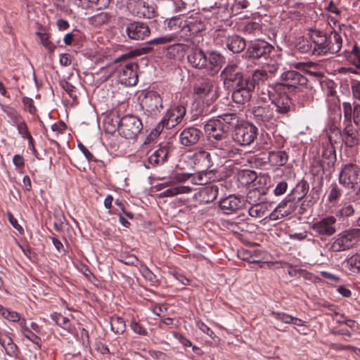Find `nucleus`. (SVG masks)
<instances>
[{
    "mask_svg": "<svg viewBox=\"0 0 360 360\" xmlns=\"http://www.w3.org/2000/svg\"><path fill=\"white\" fill-rule=\"evenodd\" d=\"M188 64L193 68L203 70L208 75H217L224 63V57L218 52L210 51L207 53L200 48L191 49L187 55Z\"/></svg>",
    "mask_w": 360,
    "mask_h": 360,
    "instance_id": "f257e3e1",
    "label": "nucleus"
},
{
    "mask_svg": "<svg viewBox=\"0 0 360 360\" xmlns=\"http://www.w3.org/2000/svg\"><path fill=\"white\" fill-rule=\"evenodd\" d=\"M113 124L112 131L117 130L119 134L125 139H132L136 137L143 128L141 120L134 115H127L120 119L117 117L112 119Z\"/></svg>",
    "mask_w": 360,
    "mask_h": 360,
    "instance_id": "f03ea898",
    "label": "nucleus"
},
{
    "mask_svg": "<svg viewBox=\"0 0 360 360\" xmlns=\"http://www.w3.org/2000/svg\"><path fill=\"white\" fill-rule=\"evenodd\" d=\"M275 52L276 49L271 44L264 40L257 39L248 45L246 54L250 58L264 63L273 60Z\"/></svg>",
    "mask_w": 360,
    "mask_h": 360,
    "instance_id": "7ed1b4c3",
    "label": "nucleus"
},
{
    "mask_svg": "<svg viewBox=\"0 0 360 360\" xmlns=\"http://www.w3.org/2000/svg\"><path fill=\"white\" fill-rule=\"evenodd\" d=\"M204 129L209 140L221 141L217 143L216 148H223L226 143L229 128L223 124L220 118L213 117L206 121L204 124Z\"/></svg>",
    "mask_w": 360,
    "mask_h": 360,
    "instance_id": "20e7f679",
    "label": "nucleus"
},
{
    "mask_svg": "<svg viewBox=\"0 0 360 360\" xmlns=\"http://www.w3.org/2000/svg\"><path fill=\"white\" fill-rule=\"evenodd\" d=\"M281 85L283 90L290 94L300 92L307 84V78L295 70H288L281 75Z\"/></svg>",
    "mask_w": 360,
    "mask_h": 360,
    "instance_id": "39448f33",
    "label": "nucleus"
},
{
    "mask_svg": "<svg viewBox=\"0 0 360 360\" xmlns=\"http://www.w3.org/2000/svg\"><path fill=\"white\" fill-rule=\"evenodd\" d=\"M137 65L134 63L119 64L111 68V74H116L118 81L126 86H132L138 82Z\"/></svg>",
    "mask_w": 360,
    "mask_h": 360,
    "instance_id": "423d86ee",
    "label": "nucleus"
},
{
    "mask_svg": "<svg viewBox=\"0 0 360 360\" xmlns=\"http://www.w3.org/2000/svg\"><path fill=\"white\" fill-rule=\"evenodd\" d=\"M224 85L226 89H233L247 82L240 69L236 64H229L221 71L220 75Z\"/></svg>",
    "mask_w": 360,
    "mask_h": 360,
    "instance_id": "0eeeda50",
    "label": "nucleus"
},
{
    "mask_svg": "<svg viewBox=\"0 0 360 360\" xmlns=\"http://www.w3.org/2000/svg\"><path fill=\"white\" fill-rule=\"evenodd\" d=\"M165 29L172 32V35H175L177 41H187L186 34V16L179 15L165 20Z\"/></svg>",
    "mask_w": 360,
    "mask_h": 360,
    "instance_id": "6e6552de",
    "label": "nucleus"
},
{
    "mask_svg": "<svg viewBox=\"0 0 360 360\" xmlns=\"http://www.w3.org/2000/svg\"><path fill=\"white\" fill-rule=\"evenodd\" d=\"M359 236L360 229L342 231L337 235L331 245V248L335 252L348 250L357 242Z\"/></svg>",
    "mask_w": 360,
    "mask_h": 360,
    "instance_id": "1a4fd4ad",
    "label": "nucleus"
},
{
    "mask_svg": "<svg viewBox=\"0 0 360 360\" xmlns=\"http://www.w3.org/2000/svg\"><path fill=\"white\" fill-rule=\"evenodd\" d=\"M257 128L250 123H245L235 127L232 137L235 142L241 146L251 144L257 136Z\"/></svg>",
    "mask_w": 360,
    "mask_h": 360,
    "instance_id": "9d476101",
    "label": "nucleus"
},
{
    "mask_svg": "<svg viewBox=\"0 0 360 360\" xmlns=\"http://www.w3.org/2000/svg\"><path fill=\"white\" fill-rule=\"evenodd\" d=\"M337 219L335 216H326L320 220L314 222L311 229L316 236L320 237H328L337 231Z\"/></svg>",
    "mask_w": 360,
    "mask_h": 360,
    "instance_id": "9b49d317",
    "label": "nucleus"
},
{
    "mask_svg": "<svg viewBox=\"0 0 360 360\" xmlns=\"http://www.w3.org/2000/svg\"><path fill=\"white\" fill-rule=\"evenodd\" d=\"M360 180V168L354 164L343 166L340 174L339 182L347 188H354Z\"/></svg>",
    "mask_w": 360,
    "mask_h": 360,
    "instance_id": "f8f14e48",
    "label": "nucleus"
},
{
    "mask_svg": "<svg viewBox=\"0 0 360 360\" xmlns=\"http://www.w3.org/2000/svg\"><path fill=\"white\" fill-rule=\"evenodd\" d=\"M232 101L238 104H245L251 100L254 91V85L247 81L233 88Z\"/></svg>",
    "mask_w": 360,
    "mask_h": 360,
    "instance_id": "ddd939ff",
    "label": "nucleus"
},
{
    "mask_svg": "<svg viewBox=\"0 0 360 360\" xmlns=\"http://www.w3.org/2000/svg\"><path fill=\"white\" fill-rule=\"evenodd\" d=\"M186 109L184 105L171 106L163 116L166 122V129H172L179 124L184 118Z\"/></svg>",
    "mask_w": 360,
    "mask_h": 360,
    "instance_id": "4468645a",
    "label": "nucleus"
},
{
    "mask_svg": "<svg viewBox=\"0 0 360 360\" xmlns=\"http://www.w3.org/2000/svg\"><path fill=\"white\" fill-rule=\"evenodd\" d=\"M126 33L131 39L143 40L149 36L150 30L143 22L132 21L127 25Z\"/></svg>",
    "mask_w": 360,
    "mask_h": 360,
    "instance_id": "2eb2a0df",
    "label": "nucleus"
},
{
    "mask_svg": "<svg viewBox=\"0 0 360 360\" xmlns=\"http://www.w3.org/2000/svg\"><path fill=\"white\" fill-rule=\"evenodd\" d=\"M252 113L255 121L259 124L266 125L274 119V107L266 103L255 106Z\"/></svg>",
    "mask_w": 360,
    "mask_h": 360,
    "instance_id": "dca6fc26",
    "label": "nucleus"
},
{
    "mask_svg": "<svg viewBox=\"0 0 360 360\" xmlns=\"http://www.w3.org/2000/svg\"><path fill=\"white\" fill-rule=\"evenodd\" d=\"M202 136V131L195 127L184 129L179 134V143L185 147L196 145Z\"/></svg>",
    "mask_w": 360,
    "mask_h": 360,
    "instance_id": "f3484780",
    "label": "nucleus"
},
{
    "mask_svg": "<svg viewBox=\"0 0 360 360\" xmlns=\"http://www.w3.org/2000/svg\"><path fill=\"white\" fill-rule=\"evenodd\" d=\"M206 28L205 20L201 14L186 16L187 41L192 35H196Z\"/></svg>",
    "mask_w": 360,
    "mask_h": 360,
    "instance_id": "a211bd4d",
    "label": "nucleus"
},
{
    "mask_svg": "<svg viewBox=\"0 0 360 360\" xmlns=\"http://www.w3.org/2000/svg\"><path fill=\"white\" fill-rule=\"evenodd\" d=\"M214 87V81L207 79L194 87V92L200 97H207L209 100L213 101L219 96Z\"/></svg>",
    "mask_w": 360,
    "mask_h": 360,
    "instance_id": "6ab92c4d",
    "label": "nucleus"
},
{
    "mask_svg": "<svg viewBox=\"0 0 360 360\" xmlns=\"http://www.w3.org/2000/svg\"><path fill=\"white\" fill-rule=\"evenodd\" d=\"M310 39L314 44V51L315 56H322L327 54V34L318 30H311Z\"/></svg>",
    "mask_w": 360,
    "mask_h": 360,
    "instance_id": "aec40b11",
    "label": "nucleus"
},
{
    "mask_svg": "<svg viewBox=\"0 0 360 360\" xmlns=\"http://www.w3.org/2000/svg\"><path fill=\"white\" fill-rule=\"evenodd\" d=\"M219 193V186L217 184H209L202 187L195 194V198L202 204H207L214 201Z\"/></svg>",
    "mask_w": 360,
    "mask_h": 360,
    "instance_id": "412c9836",
    "label": "nucleus"
},
{
    "mask_svg": "<svg viewBox=\"0 0 360 360\" xmlns=\"http://www.w3.org/2000/svg\"><path fill=\"white\" fill-rule=\"evenodd\" d=\"M192 160L198 169H212L214 164L210 153L205 150L195 152Z\"/></svg>",
    "mask_w": 360,
    "mask_h": 360,
    "instance_id": "4be33fe9",
    "label": "nucleus"
},
{
    "mask_svg": "<svg viewBox=\"0 0 360 360\" xmlns=\"http://www.w3.org/2000/svg\"><path fill=\"white\" fill-rule=\"evenodd\" d=\"M168 153V147H160L155 150L146 161H143V165L146 168L150 169V167L163 164L167 158Z\"/></svg>",
    "mask_w": 360,
    "mask_h": 360,
    "instance_id": "5701e85b",
    "label": "nucleus"
},
{
    "mask_svg": "<svg viewBox=\"0 0 360 360\" xmlns=\"http://www.w3.org/2000/svg\"><path fill=\"white\" fill-rule=\"evenodd\" d=\"M271 107H274V112L278 114H286L292 108V101L286 94L281 95L271 103Z\"/></svg>",
    "mask_w": 360,
    "mask_h": 360,
    "instance_id": "b1692460",
    "label": "nucleus"
},
{
    "mask_svg": "<svg viewBox=\"0 0 360 360\" xmlns=\"http://www.w3.org/2000/svg\"><path fill=\"white\" fill-rule=\"evenodd\" d=\"M166 185L170 187L160 193L162 198H171L180 194L190 193L193 190L191 186L170 183V181L167 182Z\"/></svg>",
    "mask_w": 360,
    "mask_h": 360,
    "instance_id": "393cba45",
    "label": "nucleus"
},
{
    "mask_svg": "<svg viewBox=\"0 0 360 360\" xmlns=\"http://www.w3.org/2000/svg\"><path fill=\"white\" fill-rule=\"evenodd\" d=\"M145 105L148 111L155 114L162 108V100L156 92H149L146 96Z\"/></svg>",
    "mask_w": 360,
    "mask_h": 360,
    "instance_id": "a878e982",
    "label": "nucleus"
},
{
    "mask_svg": "<svg viewBox=\"0 0 360 360\" xmlns=\"http://www.w3.org/2000/svg\"><path fill=\"white\" fill-rule=\"evenodd\" d=\"M219 207L226 214H230L241 206L240 199L234 195H230L219 201Z\"/></svg>",
    "mask_w": 360,
    "mask_h": 360,
    "instance_id": "bb28decb",
    "label": "nucleus"
},
{
    "mask_svg": "<svg viewBox=\"0 0 360 360\" xmlns=\"http://www.w3.org/2000/svg\"><path fill=\"white\" fill-rule=\"evenodd\" d=\"M327 54L338 53L342 46V39L336 31L331 32L327 34Z\"/></svg>",
    "mask_w": 360,
    "mask_h": 360,
    "instance_id": "cd10ccee",
    "label": "nucleus"
},
{
    "mask_svg": "<svg viewBox=\"0 0 360 360\" xmlns=\"http://www.w3.org/2000/svg\"><path fill=\"white\" fill-rule=\"evenodd\" d=\"M268 160L271 166L278 167L286 164L288 155L283 150H271L269 152Z\"/></svg>",
    "mask_w": 360,
    "mask_h": 360,
    "instance_id": "c85d7f7f",
    "label": "nucleus"
},
{
    "mask_svg": "<svg viewBox=\"0 0 360 360\" xmlns=\"http://www.w3.org/2000/svg\"><path fill=\"white\" fill-rule=\"evenodd\" d=\"M200 171L196 175L193 176L191 179L193 184L203 185L207 184L210 181H213L214 176V169H199Z\"/></svg>",
    "mask_w": 360,
    "mask_h": 360,
    "instance_id": "c756f323",
    "label": "nucleus"
},
{
    "mask_svg": "<svg viewBox=\"0 0 360 360\" xmlns=\"http://www.w3.org/2000/svg\"><path fill=\"white\" fill-rule=\"evenodd\" d=\"M0 345L4 347L8 356L12 358L18 357L20 352L19 349L10 335H6L5 337L0 338Z\"/></svg>",
    "mask_w": 360,
    "mask_h": 360,
    "instance_id": "7c9ffc66",
    "label": "nucleus"
},
{
    "mask_svg": "<svg viewBox=\"0 0 360 360\" xmlns=\"http://www.w3.org/2000/svg\"><path fill=\"white\" fill-rule=\"evenodd\" d=\"M226 46L233 53H238L245 49L246 44L243 38L233 35L227 38Z\"/></svg>",
    "mask_w": 360,
    "mask_h": 360,
    "instance_id": "2f4dec72",
    "label": "nucleus"
},
{
    "mask_svg": "<svg viewBox=\"0 0 360 360\" xmlns=\"http://www.w3.org/2000/svg\"><path fill=\"white\" fill-rule=\"evenodd\" d=\"M342 138L345 144L349 147L356 145L359 142V136L356 129L352 124H347L342 133Z\"/></svg>",
    "mask_w": 360,
    "mask_h": 360,
    "instance_id": "473e14b6",
    "label": "nucleus"
},
{
    "mask_svg": "<svg viewBox=\"0 0 360 360\" xmlns=\"http://www.w3.org/2000/svg\"><path fill=\"white\" fill-rule=\"evenodd\" d=\"M309 184L305 180H302L297 184L295 187L290 191L288 195H291L292 200H301L307 194L309 191Z\"/></svg>",
    "mask_w": 360,
    "mask_h": 360,
    "instance_id": "72a5a7b5",
    "label": "nucleus"
},
{
    "mask_svg": "<svg viewBox=\"0 0 360 360\" xmlns=\"http://www.w3.org/2000/svg\"><path fill=\"white\" fill-rule=\"evenodd\" d=\"M270 205L266 202H260L248 207V214L254 218H261L265 217L269 211Z\"/></svg>",
    "mask_w": 360,
    "mask_h": 360,
    "instance_id": "f704fd0d",
    "label": "nucleus"
},
{
    "mask_svg": "<svg viewBox=\"0 0 360 360\" xmlns=\"http://www.w3.org/2000/svg\"><path fill=\"white\" fill-rule=\"evenodd\" d=\"M136 5L140 7V11H134V15L139 18H152L155 15L153 6H149L144 1H137Z\"/></svg>",
    "mask_w": 360,
    "mask_h": 360,
    "instance_id": "c9c22d12",
    "label": "nucleus"
},
{
    "mask_svg": "<svg viewBox=\"0 0 360 360\" xmlns=\"http://www.w3.org/2000/svg\"><path fill=\"white\" fill-rule=\"evenodd\" d=\"M269 78L267 70L264 69L255 70L251 76L247 77V80L250 81L254 85V89L256 85L262 83Z\"/></svg>",
    "mask_w": 360,
    "mask_h": 360,
    "instance_id": "e433bc0d",
    "label": "nucleus"
},
{
    "mask_svg": "<svg viewBox=\"0 0 360 360\" xmlns=\"http://www.w3.org/2000/svg\"><path fill=\"white\" fill-rule=\"evenodd\" d=\"M197 0H172L175 12H186L193 9Z\"/></svg>",
    "mask_w": 360,
    "mask_h": 360,
    "instance_id": "4c0bfd02",
    "label": "nucleus"
},
{
    "mask_svg": "<svg viewBox=\"0 0 360 360\" xmlns=\"http://www.w3.org/2000/svg\"><path fill=\"white\" fill-rule=\"evenodd\" d=\"M110 328L115 334H122L126 328L125 321L120 316H113L110 319Z\"/></svg>",
    "mask_w": 360,
    "mask_h": 360,
    "instance_id": "58836bf2",
    "label": "nucleus"
},
{
    "mask_svg": "<svg viewBox=\"0 0 360 360\" xmlns=\"http://www.w3.org/2000/svg\"><path fill=\"white\" fill-rule=\"evenodd\" d=\"M186 49V45L181 41H177L167 49V56L169 58H175L178 56L183 55Z\"/></svg>",
    "mask_w": 360,
    "mask_h": 360,
    "instance_id": "ea45409f",
    "label": "nucleus"
},
{
    "mask_svg": "<svg viewBox=\"0 0 360 360\" xmlns=\"http://www.w3.org/2000/svg\"><path fill=\"white\" fill-rule=\"evenodd\" d=\"M52 319L57 325L70 333H73L75 328L70 323L68 318L63 316L60 314H55L51 316Z\"/></svg>",
    "mask_w": 360,
    "mask_h": 360,
    "instance_id": "a19ab883",
    "label": "nucleus"
},
{
    "mask_svg": "<svg viewBox=\"0 0 360 360\" xmlns=\"http://www.w3.org/2000/svg\"><path fill=\"white\" fill-rule=\"evenodd\" d=\"M322 167L324 168V165L327 164L328 167H331L334 165L336 159L335 152L332 146L325 148L322 152Z\"/></svg>",
    "mask_w": 360,
    "mask_h": 360,
    "instance_id": "79ce46f5",
    "label": "nucleus"
},
{
    "mask_svg": "<svg viewBox=\"0 0 360 360\" xmlns=\"http://www.w3.org/2000/svg\"><path fill=\"white\" fill-rule=\"evenodd\" d=\"M1 110L6 114L10 119L12 125H15L20 118V115L17 110L8 105L0 104Z\"/></svg>",
    "mask_w": 360,
    "mask_h": 360,
    "instance_id": "37998d69",
    "label": "nucleus"
},
{
    "mask_svg": "<svg viewBox=\"0 0 360 360\" xmlns=\"http://www.w3.org/2000/svg\"><path fill=\"white\" fill-rule=\"evenodd\" d=\"M262 26L257 22H248L243 28V32L245 34L257 36L261 33Z\"/></svg>",
    "mask_w": 360,
    "mask_h": 360,
    "instance_id": "c03bdc74",
    "label": "nucleus"
},
{
    "mask_svg": "<svg viewBox=\"0 0 360 360\" xmlns=\"http://www.w3.org/2000/svg\"><path fill=\"white\" fill-rule=\"evenodd\" d=\"M177 41L175 39V35H172L171 34H167L165 35H162L153 39H150L148 41V44L150 45H164L167 44H169L172 42Z\"/></svg>",
    "mask_w": 360,
    "mask_h": 360,
    "instance_id": "a18cd8bd",
    "label": "nucleus"
},
{
    "mask_svg": "<svg viewBox=\"0 0 360 360\" xmlns=\"http://www.w3.org/2000/svg\"><path fill=\"white\" fill-rule=\"evenodd\" d=\"M296 49L302 53L314 55V44L311 40L303 39L299 41L296 45Z\"/></svg>",
    "mask_w": 360,
    "mask_h": 360,
    "instance_id": "49530a36",
    "label": "nucleus"
},
{
    "mask_svg": "<svg viewBox=\"0 0 360 360\" xmlns=\"http://www.w3.org/2000/svg\"><path fill=\"white\" fill-rule=\"evenodd\" d=\"M217 118H220L223 121V124L227 126L229 129L230 127L238 126V117L236 113H226L218 116Z\"/></svg>",
    "mask_w": 360,
    "mask_h": 360,
    "instance_id": "de8ad7c7",
    "label": "nucleus"
},
{
    "mask_svg": "<svg viewBox=\"0 0 360 360\" xmlns=\"http://www.w3.org/2000/svg\"><path fill=\"white\" fill-rule=\"evenodd\" d=\"M140 271L143 277L146 280L148 281L152 285H158L159 284V280L156 275L153 274L148 266H142Z\"/></svg>",
    "mask_w": 360,
    "mask_h": 360,
    "instance_id": "09e8293b",
    "label": "nucleus"
},
{
    "mask_svg": "<svg viewBox=\"0 0 360 360\" xmlns=\"http://www.w3.org/2000/svg\"><path fill=\"white\" fill-rule=\"evenodd\" d=\"M354 212L353 205H347L336 211L335 217H338L340 219H345L353 215Z\"/></svg>",
    "mask_w": 360,
    "mask_h": 360,
    "instance_id": "8fccbe9b",
    "label": "nucleus"
},
{
    "mask_svg": "<svg viewBox=\"0 0 360 360\" xmlns=\"http://www.w3.org/2000/svg\"><path fill=\"white\" fill-rule=\"evenodd\" d=\"M342 195V191L336 184L330 185V191L328 195V200L330 203H335Z\"/></svg>",
    "mask_w": 360,
    "mask_h": 360,
    "instance_id": "3c124183",
    "label": "nucleus"
},
{
    "mask_svg": "<svg viewBox=\"0 0 360 360\" xmlns=\"http://www.w3.org/2000/svg\"><path fill=\"white\" fill-rule=\"evenodd\" d=\"M316 66V64L312 62L309 63H297L295 65V67L296 68H302L307 73H308L310 75L315 76V77H319L322 75V73L320 71H314L311 70L309 68H313Z\"/></svg>",
    "mask_w": 360,
    "mask_h": 360,
    "instance_id": "603ef678",
    "label": "nucleus"
},
{
    "mask_svg": "<svg viewBox=\"0 0 360 360\" xmlns=\"http://www.w3.org/2000/svg\"><path fill=\"white\" fill-rule=\"evenodd\" d=\"M193 174L189 172H176L173 174L170 183L177 184L178 183H184L188 179H192Z\"/></svg>",
    "mask_w": 360,
    "mask_h": 360,
    "instance_id": "864d4df0",
    "label": "nucleus"
},
{
    "mask_svg": "<svg viewBox=\"0 0 360 360\" xmlns=\"http://www.w3.org/2000/svg\"><path fill=\"white\" fill-rule=\"evenodd\" d=\"M288 273L290 276H302L306 279H311L313 276L311 273L304 269H296L292 266L288 270Z\"/></svg>",
    "mask_w": 360,
    "mask_h": 360,
    "instance_id": "5fc2aeb1",
    "label": "nucleus"
},
{
    "mask_svg": "<svg viewBox=\"0 0 360 360\" xmlns=\"http://www.w3.org/2000/svg\"><path fill=\"white\" fill-rule=\"evenodd\" d=\"M39 36L41 44L49 51L53 52L56 49V46L49 39V37L46 33L37 32L36 33Z\"/></svg>",
    "mask_w": 360,
    "mask_h": 360,
    "instance_id": "6e6d98bb",
    "label": "nucleus"
},
{
    "mask_svg": "<svg viewBox=\"0 0 360 360\" xmlns=\"http://www.w3.org/2000/svg\"><path fill=\"white\" fill-rule=\"evenodd\" d=\"M25 338L30 340L34 345H36L38 347L41 346V338L37 336L34 333H33L30 328H25L24 333H22Z\"/></svg>",
    "mask_w": 360,
    "mask_h": 360,
    "instance_id": "4d7b16f0",
    "label": "nucleus"
},
{
    "mask_svg": "<svg viewBox=\"0 0 360 360\" xmlns=\"http://www.w3.org/2000/svg\"><path fill=\"white\" fill-rule=\"evenodd\" d=\"M291 213V210H279L276 207L269 214L268 218L270 220H278L282 219L284 217L289 215Z\"/></svg>",
    "mask_w": 360,
    "mask_h": 360,
    "instance_id": "13d9d810",
    "label": "nucleus"
},
{
    "mask_svg": "<svg viewBox=\"0 0 360 360\" xmlns=\"http://www.w3.org/2000/svg\"><path fill=\"white\" fill-rule=\"evenodd\" d=\"M2 316L12 322H18L20 321V314L15 311H11L8 309L2 313Z\"/></svg>",
    "mask_w": 360,
    "mask_h": 360,
    "instance_id": "bf43d9fd",
    "label": "nucleus"
},
{
    "mask_svg": "<svg viewBox=\"0 0 360 360\" xmlns=\"http://www.w3.org/2000/svg\"><path fill=\"white\" fill-rule=\"evenodd\" d=\"M259 195L260 193L258 191H250L247 195L246 201L250 206L255 204H257L260 202V201H259V198H257Z\"/></svg>",
    "mask_w": 360,
    "mask_h": 360,
    "instance_id": "052dcab7",
    "label": "nucleus"
},
{
    "mask_svg": "<svg viewBox=\"0 0 360 360\" xmlns=\"http://www.w3.org/2000/svg\"><path fill=\"white\" fill-rule=\"evenodd\" d=\"M130 328L135 333L138 335H147L148 334L146 329L136 321H131L130 323Z\"/></svg>",
    "mask_w": 360,
    "mask_h": 360,
    "instance_id": "680f3d73",
    "label": "nucleus"
},
{
    "mask_svg": "<svg viewBox=\"0 0 360 360\" xmlns=\"http://www.w3.org/2000/svg\"><path fill=\"white\" fill-rule=\"evenodd\" d=\"M196 326L205 334L207 335L210 338H213L214 336V333L213 330L207 326L204 322L201 320H197L195 321Z\"/></svg>",
    "mask_w": 360,
    "mask_h": 360,
    "instance_id": "e2e57ef3",
    "label": "nucleus"
},
{
    "mask_svg": "<svg viewBox=\"0 0 360 360\" xmlns=\"http://www.w3.org/2000/svg\"><path fill=\"white\" fill-rule=\"evenodd\" d=\"M287 188L288 183L285 181H281L276 184L273 193L276 196H280L286 192Z\"/></svg>",
    "mask_w": 360,
    "mask_h": 360,
    "instance_id": "0e129e2a",
    "label": "nucleus"
},
{
    "mask_svg": "<svg viewBox=\"0 0 360 360\" xmlns=\"http://www.w3.org/2000/svg\"><path fill=\"white\" fill-rule=\"evenodd\" d=\"M18 131V133L22 136L23 139H27L30 136H31L30 133L28 131L27 126L26 123L22 121L20 123H16L15 125Z\"/></svg>",
    "mask_w": 360,
    "mask_h": 360,
    "instance_id": "69168bd1",
    "label": "nucleus"
},
{
    "mask_svg": "<svg viewBox=\"0 0 360 360\" xmlns=\"http://www.w3.org/2000/svg\"><path fill=\"white\" fill-rule=\"evenodd\" d=\"M22 103L25 106V108L27 111H28L30 114H34L37 111L35 106L34 105V101L28 97H24L22 98Z\"/></svg>",
    "mask_w": 360,
    "mask_h": 360,
    "instance_id": "338daca9",
    "label": "nucleus"
},
{
    "mask_svg": "<svg viewBox=\"0 0 360 360\" xmlns=\"http://www.w3.org/2000/svg\"><path fill=\"white\" fill-rule=\"evenodd\" d=\"M353 97L360 101V81L353 80L351 83Z\"/></svg>",
    "mask_w": 360,
    "mask_h": 360,
    "instance_id": "774afa93",
    "label": "nucleus"
}]
</instances>
